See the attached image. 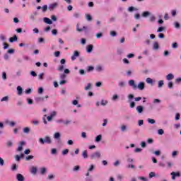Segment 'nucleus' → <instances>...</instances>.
<instances>
[{
	"label": "nucleus",
	"mask_w": 181,
	"mask_h": 181,
	"mask_svg": "<svg viewBox=\"0 0 181 181\" xmlns=\"http://www.w3.org/2000/svg\"><path fill=\"white\" fill-rule=\"evenodd\" d=\"M2 78L3 80H6V72L2 73Z\"/></svg>",
	"instance_id": "338daca9"
},
{
	"label": "nucleus",
	"mask_w": 181,
	"mask_h": 181,
	"mask_svg": "<svg viewBox=\"0 0 181 181\" xmlns=\"http://www.w3.org/2000/svg\"><path fill=\"white\" fill-rule=\"evenodd\" d=\"M94 46L93 45H89L86 47V50L88 53H91L93 52V48Z\"/></svg>",
	"instance_id": "ddd939ff"
},
{
	"label": "nucleus",
	"mask_w": 181,
	"mask_h": 181,
	"mask_svg": "<svg viewBox=\"0 0 181 181\" xmlns=\"http://www.w3.org/2000/svg\"><path fill=\"white\" fill-rule=\"evenodd\" d=\"M82 156H83V159H87V158H88V153L87 150H85L83 151Z\"/></svg>",
	"instance_id": "a211bd4d"
},
{
	"label": "nucleus",
	"mask_w": 181,
	"mask_h": 181,
	"mask_svg": "<svg viewBox=\"0 0 181 181\" xmlns=\"http://www.w3.org/2000/svg\"><path fill=\"white\" fill-rule=\"evenodd\" d=\"M87 29H88V28L87 26H83V28H78V24H77L76 25V30L78 32H83V30H85V33H87Z\"/></svg>",
	"instance_id": "0eeeda50"
},
{
	"label": "nucleus",
	"mask_w": 181,
	"mask_h": 181,
	"mask_svg": "<svg viewBox=\"0 0 181 181\" xmlns=\"http://www.w3.org/2000/svg\"><path fill=\"white\" fill-rule=\"evenodd\" d=\"M119 87H125V83L124 81H120L118 83Z\"/></svg>",
	"instance_id": "de8ad7c7"
},
{
	"label": "nucleus",
	"mask_w": 181,
	"mask_h": 181,
	"mask_svg": "<svg viewBox=\"0 0 181 181\" xmlns=\"http://www.w3.org/2000/svg\"><path fill=\"white\" fill-rule=\"evenodd\" d=\"M18 40V37L16 35H13V37L9 38L10 43H13V42H16Z\"/></svg>",
	"instance_id": "f3484780"
},
{
	"label": "nucleus",
	"mask_w": 181,
	"mask_h": 181,
	"mask_svg": "<svg viewBox=\"0 0 181 181\" xmlns=\"http://www.w3.org/2000/svg\"><path fill=\"white\" fill-rule=\"evenodd\" d=\"M138 125L139 127H142V125H144V121L142 119L139 120Z\"/></svg>",
	"instance_id": "4d7b16f0"
},
{
	"label": "nucleus",
	"mask_w": 181,
	"mask_h": 181,
	"mask_svg": "<svg viewBox=\"0 0 181 181\" xmlns=\"http://www.w3.org/2000/svg\"><path fill=\"white\" fill-rule=\"evenodd\" d=\"M137 88H139V90H141V91L142 90H145V83L139 82L137 86Z\"/></svg>",
	"instance_id": "1a4fd4ad"
},
{
	"label": "nucleus",
	"mask_w": 181,
	"mask_h": 181,
	"mask_svg": "<svg viewBox=\"0 0 181 181\" xmlns=\"http://www.w3.org/2000/svg\"><path fill=\"white\" fill-rule=\"evenodd\" d=\"M35 101L37 103H43V101H45V98H42V97L35 98Z\"/></svg>",
	"instance_id": "4468645a"
},
{
	"label": "nucleus",
	"mask_w": 181,
	"mask_h": 181,
	"mask_svg": "<svg viewBox=\"0 0 181 181\" xmlns=\"http://www.w3.org/2000/svg\"><path fill=\"white\" fill-rule=\"evenodd\" d=\"M30 75L33 76V77H36L37 76V74H36V72L35 71H30Z\"/></svg>",
	"instance_id": "6e6d98bb"
},
{
	"label": "nucleus",
	"mask_w": 181,
	"mask_h": 181,
	"mask_svg": "<svg viewBox=\"0 0 181 181\" xmlns=\"http://www.w3.org/2000/svg\"><path fill=\"white\" fill-rule=\"evenodd\" d=\"M147 121H148V122L149 124H155V122H156L155 119H151V118H148V119H147Z\"/></svg>",
	"instance_id": "c03bdc74"
},
{
	"label": "nucleus",
	"mask_w": 181,
	"mask_h": 181,
	"mask_svg": "<svg viewBox=\"0 0 181 181\" xmlns=\"http://www.w3.org/2000/svg\"><path fill=\"white\" fill-rule=\"evenodd\" d=\"M43 21L45 23H47V25H52V23H53V21H52V20L47 17L44 18Z\"/></svg>",
	"instance_id": "9d476101"
},
{
	"label": "nucleus",
	"mask_w": 181,
	"mask_h": 181,
	"mask_svg": "<svg viewBox=\"0 0 181 181\" xmlns=\"http://www.w3.org/2000/svg\"><path fill=\"white\" fill-rule=\"evenodd\" d=\"M66 77V74H62L60 75V76H59V78H61V80H65Z\"/></svg>",
	"instance_id": "13d9d810"
},
{
	"label": "nucleus",
	"mask_w": 181,
	"mask_h": 181,
	"mask_svg": "<svg viewBox=\"0 0 181 181\" xmlns=\"http://www.w3.org/2000/svg\"><path fill=\"white\" fill-rule=\"evenodd\" d=\"M170 175H171V179L173 180H175L176 179V177H180V173L179 172H175V171H173L171 173H170Z\"/></svg>",
	"instance_id": "7ed1b4c3"
},
{
	"label": "nucleus",
	"mask_w": 181,
	"mask_h": 181,
	"mask_svg": "<svg viewBox=\"0 0 181 181\" xmlns=\"http://www.w3.org/2000/svg\"><path fill=\"white\" fill-rule=\"evenodd\" d=\"M42 11L43 13H45L47 11V5L42 6Z\"/></svg>",
	"instance_id": "c9c22d12"
},
{
	"label": "nucleus",
	"mask_w": 181,
	"mask_h": 181,
	"mask_svg": "<svg viewBox=\"0 0 181 181\" xmlns=\"http://www.w3.org/2000/svg\"><path fill=\"white\" fill-rule=\"evenodd\" d=\"M127 11L129 12H134V11H136V8H135L134 6H130L128 8Z\"/></svg>",
	"instance_id": "473e14b6"
},
{
	"label": "nucleus",
	"mask_w": 181,
	"mask_h": 181,
	"mask_svg": "<svg viewBox=\"0 0 181 181\" xmlns=\"http://www.w3.org/2000/svg\"><path fill=\"white\" fill-rule=\"evenodd\" d=\"M57 5H58L57 3H54V4H49L48 6V8L49 9V11H53V10L56 9V8H57Z\"/></svg>",
	"instance_id": "6e6552de"
},
{
	"label": "nucleus",
	"mask_w": 181,
	"mask_h": 181,
	"mask_svg": "<svg viewBox=\"0 0 181 181\" xmlns=\"http://www.w3.org/2000/svg\"><path fill=\"white\" fill-rule=\"evenodd\" d=\"M17 91H18V93H17L18 95H22V93L23 91V89H22V87L18 86L17 87Z\"/></svg>",
	"instance_id": "6ab92c4d"
},
{
	"label": "nucleus",
	"mask_w": 181,
	"mask_h": 181,
	"mask_svg": "<svg viewBox=\"0 0 181 181\" xmlns=\"http://www.w3.org/2000/svg\"><path fill=\"white\" fill-rule=\"evenodd\" d=\"M175 78V75L173 74H169L166 76V80L170 81Z\"/></svg>",
	"instance_id": "2eb2a0df"
},
{
	"label": "nucleus",
	"mask_w": 181,
	"mask_h": 181,
	"mask_svg": "<svg viewBox=\"0 0 181 181\" xmlns=\"http://www.w3.org/2000/svg\"><path fill=\"white\" fill-rule=\"evenodd\" d=\"M101 158V153L100 151H96L90 155V159H100Z\"/></svg>",
	"instance_id": "f03ea898"
},
{
	"label": "nucleus",
	"mask_w": 181,
	"mask_h": 181,
	"mask_svg": "<svg viewBox=\"0 0 181 181\" xmlns=\"http://www.w3.org/2000/svg\"><path fill=\"white\" fill-rule=\"evenodd\" d=\"M4 101H5L6 103H8V101H9V96L3 97V98L1 99V103H4Z\"/></svg>",
	"instance_id": "5701e85b"
},
{
	"label": "nucleus",
	"mask_w": 181,
	"mask_h": 181,
	"mask_svg": "<svg viewBox=\"0 0 181 181\" xmlns=\"http://www.w3.org/2000/svg\"><path fill=\"white\" fill-rule=\"evenodd\" d=\"M112 101H116L118 100V95H114L112 98Z\"/></svg>",
	"instance_id": "bf43d9fd"
},
{
	"label": "nucleus",
	"mask_w": 181,
	"mask_h": 181,
	"mask_svg": "<svg viewBox=\"0 0 181 181\" xmlns=\"http://www.w3.org/2000/svg\"><path fill=\"white\" fill-rule=\"evenodd\" d=\"M163 84H164L163 80L159 81L158 84V88H162V87H163Z\"/></svg>",
	"instance_id": "bb28decb"
},
{
	"label": "nucleus",
	"mask_w": 181,
	"mask_h": 181,
	"mask_svg": "<svg viewBox=\"0 0 181 181\" xmlns=\"http://www.w3.org/2000/svg\"><path fill=\"white\" fill-rule=\"evenodd\" d=\"M73 16H74V18H75V19H78L81 18V14H80V13H78V12H75V13H74Z\"/></svg>",
	"instance_id": "aec40b11"
},
{
	"label": "nucleus",
	"mask_w": 181,
	"mask_h": 181,
	"mask_svg": "<svg viewBox=\"0 0 181 181\" xmlns=\"http://www.w3.org/2000/svg\"><path fill=\"white\" fill-rule=\"evenodd\" d=\"M91 88V83H88L87 86L85 87L84 90L88 91Z\"/></svg>",
	"instance_id": "ea45409f"
},
{
	"label": "nucleus",
	"mask_w": 181,
	"mask_h": 181,
	"mask_svg": "<svg viewBox=\"0 0 181 181\" xmlns=\"http://www.w3.org/2000/svg\"><path fill=\"white\" fill-rule=\"evenodd\" d=\"M129 86H130V87H132L133 90H136L137 88V86L136 84H135V81L132 79L129 81Z\"/></svg>",
	"instance_id": "39448f33"
},
{
	"label": "nucleus",
	"mask_w": 181,
	"mask_h": 181,
	"mask_svg": "<svg viewBox=\"0 0 181 181\" xmlns=\"http://www.w3.org/2000/svg\"><path fill=\"white\" fill-rule=\"evenodd\" d=\"M80 170V165H76L73 168L74 172H78Z\"/></svg>",
	"instance_id": "58836bf2"
},
{
	"label": "nucleus",
	"mask_w": 181,
	"mask_h": 181,
	"mask_svg": "<svg viewBox=\"0 0 181 181\" xmlns=\"http://www.w3.org/2000/svg\"><path fill=\"white\" fill-rule=\"evenodd\" d=\"M153 50H159V43L156 41L153 43Z\"/></svg>",
	"instance_id": "9b49d317"
},
{
	"label": "nucleus",
	"mask_w": 181,
	"mask_h": 181,
	"mask_svg": "<svg viewBox=\"0 0 181 181\" xmlns=\"http://www.w3.org/2000/svg\"><path fill=\"white\" fill-rule=\"evenodd\" d=\"M51 153L52 155H56V153H57V150L56 148H52Z\"/></svg>",
	"instance_id": "49530a36"
},
{
	"label": "nucleus",
	"mask_w": 181,
	"mask_h": 181,
	"mask_svg": "<svg viewBox=\"0 0 181 181\" xmlns=\"http://www.w3.org/2000/svg\"><path fill=\"white\" fill-rule=\"evenodd\" d=\"M174 26L175 29H180V23L177 21L174 22Z\"/></svg>",
	"instance_id": "393cba45"
},
{
	"label": "nucleus",
	"mask_w": 181,
	"mask_h": 181,
	"mask_svg": "<svg viewBox=\"0 0 181 181\" xmlns=\"http://www.w3.org/2000/svg\"><path fill=\"white\" fill-rule=\"evenodd\" d=\"M30 159H33V156L30 155V156L25 157V160H30Z\"/></svg>",
	"instance_id": "680f3d73"
},
{
	"label": "nucleus",
	"mask_w": 181,
	"mask_h": 181,
	"mask_svg": "<svg viewBox=\"0 0 181 181\" xmlns=\"http://www.w3.org/2000/svg\"><path fill=\"white\" fill-rule=\"evenodd\" d=\"M153 103V104H160V100H159V99H154Z\"/></svg>",
	"instance_id": "052dcab7"
},
{
	"label": "nucleus",
	"mask_w": 181,
	"mask_h": 181,
	"mask_svg": "<svg viewBox=\"0 0 181 181\" xmlns=\"http://www.w3.org/2000/svg\"><path fill=\"white\" fill-rule=\"evenodd\" d=\"M172 47H173V49H177V42H174V43H173L172 44Z\"/></svg>",
	"instance_id": "5fc2aeb1"
},
{
	"label": "nucleus",
	"mask_w": 181,
	"mask_h": 181,
	"mask_svg": "<svg viewBox=\"0 0 181 181\" xmlns=\"http://www.w3.org/2000/svg\"><path fill=\"white\" fill-rule=\"evenodd\" d=\"M67 153H69V149H65L62 151V155H67Z\"/></svg>",
	"instance_id": "69168bd1"
},
{
	"label": "nucleus",
	"mask_w": 181,
	"mask_h": 181,
	"mask_svg": "<svg viewBox=\"0 0 181 181\" xmlns=\"http://www.w3.org/2000/svg\"><path fill=\"white\" fill-rule=\"evenodd\" d=\"M6 146H8V148H11L13 146V143L11 141H8L6 142Z\"/></svg>",
	"instance_id": "cd10ccee"
},
{
	"label": "nucleus",
	"mask_w": 181,
	"mask_h": 181,
	"mask_svg": "<svg viewBox=\"0 0 181 181\" xmlns=\"http://www.w3.org/2000/svg\"><path fill=\"white\" fill-rule=\"evenodd\" d=\"M95 70L100 73V71H103V69L101 65H98L95 67Z\"/></svg>",
	"instance_id": "a878e982"
},
{
	"label": "nucleus",
	"mask_w": 181,
	"mask_h": 181,
	"mask_svg": "<svg viewBox=\"0 0 181 181\" xmlns=\"http://www.w3.org/2000/svg\"><path fill=\"white\" fill-rule=\"evenodd\" d=\"M165 30V27H159L158 29L157 30V32L160 33L163 32Z\"/></svg>",
	"instance_id": "864d4df0"
},
{
	"label": "nucleus",
	"mask_w": 181,
	"mask_h": 181,
	"mask_svg": "<svg viewBox=\"0 0 181 181\" xmlns=\"http://www.w3.org/2000/svg\"><path fill=\"white\" fill-rule=\"evenodd\" d=\"M110 35H111V36H112V37H115V36H117V32H115V31H111V32H110Z\"/></svg>",
	"instance_id": "774afa93"
},
{
	"label": "nucleus",
	"mask_w": 181,
	"mask_h": 181,
	"mask_svg": "<svg viewBox=\"0 0 181 181\" xmlns=\"http://www.w3.org/2000/svg\"><path fill=\"white\" fill-rule=\"evenodd\" d=\"M158 135H163L165 134V131H163L162 129H160L158 130Z\"/></svg>",
	"instance_id": "37998d69"
},
{
	"label": "nucleus",
	"mask_w": 181,
	"mask_h": 181,
	"mask_svg": "<svg viewBox=\"0 0 181 181\" xmlns=\"http://www.w3.org/2000/svg\"><path fill=\"white\" fill-rule=\"evenodd\" d=\"M40 172L42 175H45V173H46V168H41Z\"/></svg>",
	"instance_id": "f704fd0d"
},
{
	"label": "nucleus",
	"mask_w": 181,
	"mask_h": 181,
	"mask_svg": "<svg viewBox=\"0 0 181 181\" xmlns=\"http://www.w3.org/2000/svg\"><path fill=\"white\" fill-rule=\"evenodd\" d=\"M80 57V52L78 51H74V54L71 56V59L72 62H74L77 59V57Z\"/></svg>",
	"instance_id": "20e7f679"
},
{
	"label": "nucleus",
	"mask_w": 181,
	"mask_h": 181,
	"mask_svg": "<svg viewBox=\"0 0 181 181\" xmlns=\"http://www.w3.org/2000/svg\"><path fill=\"white\" fill-rule=\"evenodd\" d=\"M155 176H156V174L155 173V172H151L148 174L149 179H152V177H155Z\"/></svg>",
	"instance_id": "c85d7f7f"
},
{
	"label": "nucleus",
	"mask_w": 181,
	"mask_h": 181,
	"mask_svg": "<svg viewBox=\"0 0 181 181\" xmlns=\"http://www.w3.org/2000/svg\"><path fill=\"white\" fill-rule=\"evenodd\" d=\"M128 103H131L132 100H134V95L133 94H129L128 95Z\"/></svg>",
	"instance_id": "2f4dec72"
},
{
	"label": "nucleus",
	"mask_w": 181,
	"mask_h": 181,
	"mask_svg": "<svg viewBox=\"0 0 181 181\" xmlns=\"http://www.w3.org/2000/svg\"><path fill=\"white\" fill-rule=\"evenodd\" d=\"M64 70V65H60L58 68V71H63Z\"/></svg>",
	"instance_id": "8fccbe9b"
},
{
	"label": "nucleus",
	"mask_w": 181,
	"mask_h": 181,
	"mask_svg": "<svg viewBox=\"0 0 181 181\" xmlns=\"http://www.w3.org/2000/svg\"><path fill=\"white\" fill-rule=\"evenodd\" d=\"M39 142L41 144V145H45V144H47L48 145H50L52 144V139L49 136H46L45 139L40 138Z\"/></svg>",
	"instance_id": "f257e3e1"
},
{
	"label": "nucleus",
	"mask_w": 181,
	"mask_h": 181,
	"mask_svg": "<svg viewBox=\"0 0 181 181\" xmlns=\"http://www.w3.org/2000/svg\"><path fill=\"white\" fill-rule=\"evenodd\" d=\"M38 94H43V88L40 87L38 88Z\"/></svg>",
	"instance_id": "0e129e2a"
},
{
	"label": "nucleus",
	"mask_w": 181,
	"mask_h": 181,
	"mask_svg": "<svg viewBox=\"0 0 181 181\" xmlns=\"http://www.w3.org/2000/svg\"><path fill=\"white\" fill-rule=\"evenodd\" d=\"M146 82L147 83V84H153V80L151 78H147L146 79Z\"/></svg>",
	"instance_id": "b1692460"
},
{
	"label": "nucleus",
	"mask_w": 181,
	"mask_h": 181,
	"mask_svg": "<svg viewBox=\"0 0 181 181\" xmlns=\"http://www.w3.org/2000/svg\"><path fill=\"white\" fill-rule=\"evenodd\" d=\"M168 88H173V82L172 81L168 82Z\"/></svg>",
	"instance_id": "a18cd8bd"
},
{
	"label": "nucleus",
	"mask_w": 181,
	"mask_h": 181,
	"mask_svg": "<svg viewBox=\"0 0 181 181\" xmlns=\"http://www.w3.org/2000/svg\"><path fill=\"white\" fill-rule=\"evenodd\" d=\"M57 114V112H56V111H53V112H52L50 113V115H49V116H50L52 118H53L54 117H56Z\"/></svg>",
	"instance_id": "09e8293b"
},
{
	"label": "nucleus",
	"mask_w": 181,
	"mask_h": 181,
	"mask_svg": "<svg viewBox=\"0 0 181 181\" xmlns=\"http://www.w3.org/2000/svg\"><path fill=\"white\" fill-rule=\"evenodd\" d=\"M30 173H31L33 175H36V173H37V168H36V167H32L31 169H30Z\"/></svg>",
	"instance_id": "dca6fc26"
},
{
	"label": "nucleus",
	"mask_w": 181,
	"mask_h": 181,
	"mask_svg": "<svg viewBox=\"0 0 181 181\" xmlns=\"http://www.w3.org/2000/svg\"><path fill=\"white\" fill-rule=\"evenodd\" d=\"M101 139H103V136L101 134H99L95 137V141L100 142L101 141Z\"/></svg>",
	"instance_id": "412c9836"
},
{
	"label": "nucleus",
	"mask_w": 181,
	"mask_h": 181,
	"mask_svg": "<svg viewBox=\"0 0 181 181\" xmlns=\"http://www.w3.org/2000/svg\"><path fill=\"white\" fill-rule=\"evenodd\" d=\"M66 83H67V81L64 80V79H62V81H59V84L61 86H63L64 84H66Z\"/></svg>",
	"instance_id": "603ef678"
},
{
	"label": "nucleus",
	"mask_w": 181,
	"mask_h": 181,
	"mask_svg": "<svg viewBox=\"0 0 181 181\" xmlns=\"http://www.w3.org/2000/svg\"><path fill=\"white\" fill-rule=\"evenodd\" d=\"M16 179L18 181H25V177H23L22 174H17Z\"/></svg>",
	"instance_id": "f8f14e48"
},
{
	"label": "nucleus",
	"mask_w": 181,
	"mask_h": 181,
	"mask_svg": "<svg viewBox=\"0 0 181 181\" xmlns=\"http://www.w3.org/2000/svg\"><path fill=\"white\" fill-rule=\"evenodd\" d=\"M155 21H156V17H155V16H151L150 17V21L151 22H155Z\"/></svg>",
	"instance_id": "3c124183"
},
{
	"label": "nucleus",
	"mask_w": 181,
	"mask_h": 181,
	"mask_svg": "<svg viewBox=\"0 0 181 181\" xmlns=\"http://www.w3.org/2000/svg\"><path fill=\"white\" fill-rule=\"evenodd\" d=\"M136 111L137 112L138 114H142V112H144V106L142 105L136 106Z\"/></svg>",
	"instance_id": "423d86ee"
},
{
	"label": "nucleus",
	"mask_w": 181,
	"mask_h": 181,
	"mask_svg": "<svg viewBox=\"0 0 181 181\" xmlns=\"http://www.w3.org/2000/svg\"><path fill=\"white\" fill-rule=\"evenodd\" d=\"M86 18L87 21H93V17H91V15H90V14H87L86 16Z\"/></svg>",
	"instance_id": "79ce46f5"
},
{
	"label": "nucleus",
	"mask_w": 181,
	"mask_h": 181,
	"mask_svg": "<svg viewBox=\"0 0 181 181\" xmlns=\"http://www.w3.org/2000/svg\"><path fill=\"white\" fill-rule=\"evenodd\" d=\"M139 180H142V181H148V178L145 177H139Z\"/></svg>",
	"instance_id": "e2e57ef3"
},
{
	"label": "nucleus",
	"mask_w": 181,
	"mask_h": 181,
	"mask_svg": "<svg viewBox=\"0 0 181 181\" xmlns=\"http://www.w3.org/2000/svg\"><path fill=\"white\" fill-rule=\"evenodd\" d=\"M108 104V101L107 100H102L101 102H100V105H107Z\"/></svg>",
	"instance_id": "a19ab883"
},
{
	"label": "nucleus",
	"mask_w": 181,
	"mask_h": 181,
	"mask_svg": "<svg viewBox=\"0 0 181 181\" xmlns=\"http://www.w3.org/2000/svg\"><path fill=\"white\" fill-rule=\"evenodd\" d=\"M149 15H151V13H149V11H144L142 14V16H144V18H146V16H149Z\"/></svg>",
	"instance_id": "72a5a7b5"
},
{
	"label": "nucleus",
	"mask_w": 181,
	"mask_h": 181,
	"mask_svg": "<svg viewBox=\"0 0 181 181\" xmlns=\"http://www.w3.org/2000/svg\"><path fill=\"white\" fill-rule=\"evenodd\" d=\"M54 139H60V133L56 132V133L54 134Z\"/></svg>",
	"instance_id": "7c9ffc66"
},
{
	"label": "nucleus",
	"mask_w": 181,
	"mask_h": 181,
	"mask_svg": "<svg viewBox=\"0 0 181 181\" xmlns=\"http://www.w3.org/2000/svg\"><path fill=\"white\" fill-rule=\"evenodd\" d=\"M129 103L130 108H135V102L130 100Z\"/></svg>",
	"instance_id": "c756f323"
},
{
	"label": "nucleus",
	"mask_w": 181,
	"mask_h": 181,
	"mask_svg": "<svg viewBox=\"0 0 181 181\" xmlns=\"http://www.w3.org/2000/svg\"><path fill=\"white\" fill-rule=\"evenodd\" d=\"M16 169H18V165H16V164H13L11 166V170L14 172V170H16Z\"/></svg>",
	"instance_id": "4c0bfd02"
},
{
	"label": "nucleus",
	"mask_w": 181,
	"mask_h": 181,
	"mask_svg": "<svg viewBox=\"0 0 181 181\" xmlns=\"http://www.w3.org/2000/svg\"><path fill=\"white\" fill-rule=\"evenodd\" d=\"M126 168H127V169H134L135 165H134V164H128Z\"/></svg>",
	"instance_id": "e433bc0d"
},
{
	"label": "nucleus",
	"mask_w": 181,
	"mask_h": 181,
	"mask_svg": "<svg viewBox=\"0 0 181 181\" xmlns=\"http://www.w3.org/2000/svg\"><path fill=\"white\" fill-rule=\"evenodd\" d=\"M23 132L24 134H29V132H30V128H29V127H24L23 129Z\"/></svg>",
	"instance_id": "4be33fe9"
}]
</instances>
